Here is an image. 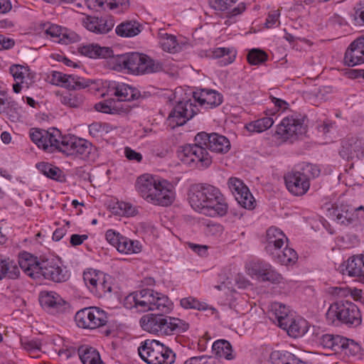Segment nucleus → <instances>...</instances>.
Listing matches in <instances>:
<instances>
[{"mask_svg": "<svg viewBox=\"0 0 364 364\" xmlns=\"http://www.w3.org/2000/svg\"><path fill=\"white\" fill-rule=\"evenodd\" d=\"M78 355L83 364H104L98 351L92 347L80 346L78 348Z\"/></svg>", "mask_w": 364, "mask_h": 364, "instance_id": "c756f323", "label": "nucleus"}, {"mask_svg": "<svg viewBox=\"0 0 364 364\" xmlns=\"http://www.w3.org/2000/svg\"><path fill=\"white\" fill-rule=\"evenodd\" d=\"M237 0H209V4L211 8L219 11H227L228 17H233L242 14L245 10L244 4H240L236 7L230 10V7L236 3Z\"/></svg>", "mask_w": 364, "mask_h": 364, "instance_id": "5701e85b", "label": "nucleus"}, {"mask_svg": "<svg viewBox=\"0 0 364 364\" xmlns=\"http://www.w3.org/2000/svg\"><path fill=\"white\" fill-rule=\"evenodd\" d=\"M344 61L348 66H355L364 63L363 53H361L358 46H353V42L350 43L346 51Z\"/></svg>", "mask_w": 364, "mask_h": 364, "instance_id": "e433bc0d", "label": "nucleus"}, {"mask_svg": "<svg viewBox=\"0 0 364 364\" xmlns=\"http://www.w3.org/2000/svg\"><path fill=\"white\" fill-rule=\"evenodd\" d=\"M228 187L237 203L246 209L255 208V200L247 186L237 178H230L228 182Z\"/></svg>", "mask_w": 364, "mask_h": 364, "instance_id": "4468645a", "label": "nucleus"}, {"mask_svg": "<svg viewBox=\"0 0 364 364\" xmlns=\"http://www.w3.org/2000/svg\"><path fill=\"white\" fill-rule=\"evenodd\" d=\"M181 306L186 309H193L198 311H208L210 315H213L217 312L216 309L208 305L204 302H201L193 296L183 298L180 301Z\"/></svg>", "mask_w": 364, "mask_h": 364, "instance_id": "473e14b6", "label": "nucleus"}, {"mask_svg": "<svg viewBox=\"0 0 364 364\" xmlns=\"http://www.w3.org/2000/svg\"><path fill=\"white\" fill-rule=\"evenodd\" d=\"M100 295L103 294L109 293L112 291V287L109 282H107L105 275L102 274V279L98 282V290L94 291Z\"/></svg>", "mask_w": 364, "mask_h": 364, "instance_id": "0e129e2a", "label": "nucleus"}, {"mask_svg": "<svg viewBox=\"0 0 364 364\" xmlns=\"http://www.w3.org/2000/svg\"><path fill=\"white\" fill-rule=\"evenodd\" d=\"M191 207L210 217L223 216L227 213L228 204L220 190L209 184L193 186L188 193Z\"/></svg>", "mask_w": 364, "mask_h": 364, "instance_id": "7ed1b4c3", "label": "nucleus"}, {"mask_svg": "<svg viewBox=\"0 0 364 364\" xmlns=\"http://www.w3.org/2000/svg\"><path fill=\"white\" fill-rule=\"evenodd\" d=\"M224 231L223 226L220 223H210L207 225L206 233L214 237H220Z\"/></svg>", "mask_w": 364, "mask_h": 364, "instance_id": "bf43d9fd", "label": "nucleus"}, {"mask_svg": "<svg viewBox=\"0 0 364 364\" xmlns=\"http://www.w3.org/2000/svg\"><path fill=\"white\" fill-rule=\"evenodd\" d=\"M110 89L113 91V95L118 98L117 101L122 103L136 100L140 95L136 88L124 83L114 84Z\"/></svg>", "mask_w": 364, "mask_h": 364, "instance_id": "b1692460", "label": "nucleus"}, {"mask_svg": "<svg viewBox=\"0 0 364 364\" xmlns=\"http://www.w3.org/2000/svg\"><path fill=\"white\" fill-rule=\"evenodd\" d=\"M237 52L233 48H217L212 52V55L215 58H220L222 65H228L232 63L236 58Z\"/></svg>", "mask_w": 364, "mask_h": 364, "instance_id": "ea45409f", "label": "nucleus"}, {"mask_svg": "<svg viewBox=\"0 0 364 364\" xmlns=\"http://www.w3.org/2000/svg\"><path fill=\"white\" fill-rule=\"evenodd\" d=\"M299 170L309 178V181L310 177L315 178L320 173L319 168L316 165L311 164H303L300 166Z\"/></svg>", "mask_w": 364, "mask_h": 364, "instance_id": "4d7b16f0", "label": "nucleus"}, {"mask_svg": "<svg viewBox=\"0 0 364 364\" xmlns=\"http://www.w3.org/2000/svg\"><path fill=\"white\" fill-rule=\"evenodd\" d=\"M18 264L28 276L33 279L39 278L41 262H37L36 257L30 253H22L19 257Z\"/></svg>", "mask_w": 364, "mask_h": 364, "instance_id": "4be33fe9", "label": "nucleus"}, {"mask_svg": "<svg viewBox=\"0 0 364 364\" xmlns=\"http://www.w3.org/2000/svg\"><path fill=\"white\" fill-rule=\"evenodd\" d=\"M129 6V0H109L108 8L110 9H119V12H124Z\"/></svg>", "mask_w": 364, "mask_h": 364, "instance_id": "e2e57ef3", "label": "nucleus"}, {"mask_svg": "<svg viewBox=\"0 0 364 364\" xmlns=\"http://www.w3.org/2000/svg\"><path fill=\"white\" fill-rule=\"evenodd\" d=\"M23 348L33 358H38L41 351V343L38 340L21 341Z\"/></svg>", "mask_w": 364, "mask_h": 364, "instance_id": "603ef678", "label": "nucleus"}, {"mask_svg": "<svg viewBox=\"0 0 364 364\" xmlns=\"http://www.w3.org/2000/svg\"><path fill=\"white\" fill-rule=\"evenodd\" d=\"M340 156L346 160L364 158V141L357 138L343 140L339 151Z\"/></svg>", "mask_w": 364, "mask_h": 364, "instance_id": "f3484780", "label": "nucleus"}, {"mask_svg": "<svg viewBox=\"0 0 364 364\" xmlns=\"http://www.w3.org/2000/svg\"><path fill=\"white\" fill-rule=\"evenodd\" d=\"M84 26L89 31L97 34H105L109 32L114 26L112 16L95 17L86 16L83 20Z\"/></svg>", "mask_w": 364, "mask_h": 364, "instance_id": "a211bd4d", "label": "nucleus"}, {"mask_svg": "<svg viewBox=\"0 0 364 364\" xmlns=\"http://www.w3.org/2000/svg\"><path fill=\"white\" fill-rule=\"evenodd\" d=\"M256 274L260 280L270 282L272 283H280L283 277L269 264H260L255 269Z\"/></svg>", "mask_w": 364, "mask_h": 364, "instance_id": "a878e982", "label": "nucleus"}, {"mask_svg": "<svg viewBox=\"0 0 364 364\" xmlns=\"http://www.w3.org/2000/svg\"><path fill=\"white\" fill-rule=\"evenodd\" d=\"M136 188L145 200L156 205L168 206L175 199L173 186L167 181L151 174H143L138 177Z\"/></svg>", "mask_w": 364, "mask_h": 364, "instance_id": "20e7f679", "label": "nucleus"}, {"mask_svg": "<svg viewBox=\"0 0 364 364\" xmlns=\"http://www.w3.org/2000/svg\"><path fill=\"white\" fill-rule=\"evenodd\" d=\"M117 250L124 254H136L141 252V245L138 240H132L127 237L122 236Z\"/></svg>", "mask_w": 364, "mask_h": 364, "instance_id": "58836bf2", "label": "nucleus"}, {"mask_svg": "<svg viewBox=\"0 0 364 364\" xmlns=\"http://www.w3.org/2000/svg\"><path fill=\"white\" fill-rule=\"evenodd\" d=\"M353 211H354V209L350 210L347 205H342V213H339L337 210L335 211L337 222L345 225L351 224L356 218Z\"/></svg>", "mask_w": 364, "mask_h": 364, "instance_id": "de8ad7c7", "label": "nucleus"}, {"mask_svg": "<svg viewBox=\"0 0 364 364\" xmlns=\"http://www.w3.org/2000/svg\"><path fill=\"white\" fill-rule=\"evenodd\" d=\"M161 335H170L173 333L186 331L188 328V324L183 320L175 317L164 316Z\"/></svg>", "mask_w": 364, "mask_h": 364, "instance_id": "393cba45", "label": "nucleus"}, {"mask_svg": "<svg viewBox=\"0 0 364 364\" xmlns=\"http://www.w3.org/2000/svg\"><path fill=\"white\" fill-rule=\"evenodd\" d=\"M159 43L162 49L169 53H176L180 50L176 36L166 33L164 30L159 32Z\"/></svg>", "mask_w": 364, "mask_h": 364, "instance_id": "c9c22d12", "label": "nucleus"}, {"mask_svg": "<svg viewBox=\"0 0 364 364\" xmlns=\"http://www.w3.org/2000/svg\"><path fill=\"white\" fill-rule=\"evenodd\" d=\"M284 181L288 191L296 196L304 195L310 187L309 178L299 169L288 172L284 176Z\"/></svg>", "mask_w": 364, "mask_h": 364, "instance_id": "ddd939ff", "label": "nucleus"}, {"mask_svg": "<svg viewBox=\"0 0 364 364\" xmlns=\"http://www.w3.org/2000/svg\"><path fill=\"white\" fill-rule=\"evenodd\" d=\"M10 73L16 81L23 82L25 68L19 65H13L9 68Z\"/></svg>", "mask_w": 364, "mask_h": 364, "instance_id": "680f3d73", "label": "nucleus"}, {"mask_svg": "<svg viewBox=\"0 0 364 364\" xmlns=\"http://www.w3.org/2000/svg\"><path fill=\"white\" fill-rule=\"evenodd\" d=\"M326 318L333 323L338 321L348 326H358L362 321L358 307L348 301L332 304L328 309Z\"/></svg>", "mask_w": 364, "mask_h": 364, "instance_id": "0eeeda50", "label": "nucleus"}, {"mask_svg": "<svg viewBox=\"0 0 364 364\" xmlns=\"http://www.w3.org/2000/svg\"><path fill=\"white\" fill-rule=\"evenodd\" d=\"M183 364H221L215 358L202 355L195 356L186 360Z\"/></svg>", "mask_w": 364, "mask_h": 364, "instance_id": "6e6d98bb", "label": "nucleus"}, {"mask_svg": "<svg viewBox=\"0 0 364 364\" xmlns=\"http://www.w3.org/2000/svg\"><path fill=\"white\" fill-rule=\"evenodd\" d=\"M29 136L38 148L48 153L58 150L67 156L84 158L91 151V144L87 140L71 134L62 136L55 128L49 130L31 129Z\"/></svg>", "mask_w": 364, "mask_h": 364, "instance_id": "f03ea898", "label": "nucleus"}, {"mask_svg": "<svg viewBox=\"0 0 364 364\" xmlns=\"http://www.w3.org/2000/svg\"><path fill=\"white\" fill-rule=\"evenodd\" d=\"M141 358L148 364H173L176 354L156 340H146L138 348Z\"/></svg>", "mask_w": 364, "mask_h": 364, "instance_id": "423d86ee", "label": "nucleus"}, {"mask_svg": "<svg viewBox=\"0 0 364 364\" xmlns=\"http://www.w3.org/2000/svg\"><path fill=\"white\" fill-rule=\"evenodd\" d=\"M194 102H198L205 108H213L220 105L223 102L222 95L215 90L201 89L193 92Z\"/></svg>", "mask_w": 364, "mask_h": 364, "instance_id": "6ab92c4d", "label": "nucleus"}, {"mask_svg": "<svg viewBox=\"0 0 364 364\" xmlns=\"http://www.w3.org/2000/svg\"><path fill=\"white\" fill-rule=\"evenodd\" d=\"M15 105V101L8 96L6 92L0 90V114L7 113L8 109Z\"/></svg>", "mask_w": 364, "mask_h": 364, "instance_id": "864d4df0", "label": "nucleus"}, {"mask_svg": "<svg viewBox=\"0 0 364 364\" xmlns=\"http://www.w3.org/2000/svg\"><path fill=\"white\" fill-rule=\"evenodd\" d=\"M142 31V26L136 21H125L119 24L116 28V33L121 37L132 38L139 34Z\"/></svg>", "mask_w": 364, "mask_h": 364, "instance_id": "bb28decb", "label": "nucleus"}, {"mask_svg": "<svg viewBox=\"0 0 364 364\" xmlns=\"http://www.w3.org/2000/svg\"><path fill=\"white\" fill-rule=\"evenodd\" d=\"M41 276L58 283L66 282L70 278L68 271L65 267L60 266L54 259H47L41 262L39 277Z\"/></svg>", "mask_w": 364, "mask_h": 364, "instance_id": "2eb2a0df", "label": "nucleus"}, {"mask_svg": "<svg viewBox=\"0 0 364 364\" xmlns=\"http://www.w3.org/2000/svg\"><path fill=\"white\" fill-rule=\"evenodd\" d=\"M287 241L282 230L276 227H270L266 232L264 240V250L269 255H275Z\"/></svg>", "mask_w": 364, "mask_h": 364, "instance_id": "dca6fc26", "label": "nucleus"}, {"mask_svg": "<svg viewBox=\"0 0 364 364\" xmlns=\"http://www.w3.org/2000/svg\"><path fill=\"white\" fill-rule=\"evenodd\" d=\"M38 169L46 176L53 180L61 181V170L50 164L41 162L37 164Z\"/></svg>", "mask_w": 364, "mask_h": 364, "instance_id": "a18cd8bd", "label": "nucleus"}, {"mask_svg": "<svg viewBox=\"0 0 364 364\" xmlns=\"http://www.w3.org/2000/svg\"><path fill=\"white\" fill-rule=\"evenodd\" d=\"M272 364H307L294 354L285 350H274L270 354Z\"/></svg>", "mask_w": 364, "mask_h": 364, "instance_id": "c85d7f7f", "label": "nucleus"}, {"mask_svg": "<svg viewBox=\"0 0 364 364\" xmlns=\"http://www.w3.org/2000/svg\"><path fill=\"white\" fill-rule=\"evenodd\" d=\"M60 102L69 107H80L85 100L84 96L77 92H66L60 96Z\"/></svg>", "mask_w": 364, "mask_h": 364, "instance_id": "37998d69", "label": "nucleus"}, {"mask_svg": "<svg viewBox=\"0 0 364 364\" xmlns=\"http://www.w3.org/2000/svg\"><path fill=\"white\" fill-rule=\"evenodd\" d=\"M272 259L284 265L294 264L298 259L296 251L290 247H286L283 250H279L275 255H270Z\"/></svg>", "mask_w": 364, "mask_h": 364, "instance_id": "f704fd0d", "label": "nucleus"}, {"mask_svg": "<svg viewBox=\"0 0 364 364\" xmlns=\"http://www.w3.org/2000/svg\"><path fill=\"white\" fill-rule=\"evenodd\" d=\"M178 157L185 164L198 168H206L212 164V157L205 144L195 141L194 144L182 146L178 151Z\"/></svg>", "mask_w": 364, "mask_h": 364, "instance_id": "6e6552de", "label": "nucleus"}, {"mask_svg": "<svg viewBox=\"0 0 364 364\" xmlns=\"http://www.w3.org/2000/svg\"><path fill=\"white\" fill-rule=\"evenodd\" d=\"M281 328L286 330L290 336L297 338L302 336L306 331L305 321L295 319L291 316L288 321L282 324Z\"/></svg>", "mask_w": 364, "mask_h": 364, "instance_id": "7c9ffc66", "label": "nucleus"}, {"mask_svg": "<svg viewBox=\"0 0 364 364\" xmlns=\"http://www.w3.org/2000/svg\"><path fill=\"white\" fill-rule=\"evenodd\" d=\"M359 345L353 340L347 338L341 337L339 343V351H342L345 355L354 356L360 351Z\"/></svg>", "mask_w": 364, "mask_h": 364, "instance_id": "49530a36", "label": "nucleus"}, {"mask_svg": "<svg viewBox=\"0 0 364 364\" xmlns=\"http://www.w3.org/2000/svg\"><path fill=\"white\" fill-rule=\"evenodd\" d=\"M78 50L82 55L93 58H96V54L97 53L96 45L95 44L80 46L79 47Z\"/></svg>", "mask_w": 364, "mask_h": 364, "instance_id": "69168bd1", "label": "nucleus"}, {"mask_svg": "<svg viewBox=\"0 0 364 364\" xmlns=\"http://www.w3.org/2000/svg\"><path fill=\"white\" fill-rule=\"evenodd\" d=\"M272 312L277 320L279 326L282 327V324L285 323L291 317L289 314V310L285 305L280 303H274L272 305Z\"/></svg>", "mask_w": 364, "mask_h": 364, "instance_id": "09e8293b", "label": "nucleus"}, {"mask_svg": "<svg viewBox=\"0 0 364 364\" xmlns=\"http://www.w3.org/2000/svg\"><path fill=\"white\" fill-rule=\"evenodd\" d=\"M273 124V119L266 117L247 124L245 128L250 132L261 133L272 127Z\"/></svg>", "mask_w": 364, "mask_h": 364, "instance_id": "a19ab883", "label": "nucleus"}, {"mask_svg": "<svg viewBox=\"0 0 364 364\" xmlns=\"http://www.w3.org/2000/svg\"><path fill=\"white\" fill-rule=\"evenodd\" d=\"M109 0H85L87 6L96 11L104 9L105 6L108 7V1Z\"/></svg>", "mask_w": 364, "mask_h": 364, "instance_id": "774afa93", "label": "nucleus"}, {"mask_svg": "<svg viewBox=\"0 0 364 364\" xmlns=\"http://www.w3.org/2000/svg\"><path fill=\"white\" fill-rule=\"evenodd\" d=\"M39 301L45 308H58L65 304V301L55 291H41L39 296Z\"/></svg>", "mask_w": 364, "mask_h": 364, "instance_id": "2f4dec72", "label": "nucleus"}, {"mask_svg": "<svg viewBox=\"0 0 364 364\" xmlns=\"http://www.w3.org/2000/svg\"><path fill=\"white\" fill-rule=\"evenodd\" d=\"M113 213L116 215H122L126 216H134L137 213V210L132 204L126 202H117L112 208Z\"/></svg>", "mask_w": 364, "mask_h": 364, "instance_id": "3c124183", "label": "nucleus"}, {"mask_svg": "<svg viewBox=\"0 0 364 364\" xmlns=\"http://www.w3.org/2000/svg\"><path fill=\"white\" fill-rule=\"evenodd\" d=\"M79 39L80 37L77 34L73 31H68L66 28H63V31H62L60 38L58 39V43L69 44L77 42L79 41Z\"/></svg>", "mask_w": 364, "mask_h": 364, "instance_id": "5fc2aeb1", "label": "nucleus"}, {"mask_svg": "<svg viewBox=\"0 0 364 364\" xmlns=\"http://www.w3.org/2000/svg\"><path fill=\"white\" fill-rule=\"evenodd\" d=\"M306 132L304 118L298 114H292L282 119L278 124L276 133L284 141H294Z\"/></svg>", "mask_w": 364, "mask_h": 364, "instance_id": "1a4fd4ad", "label": "nucleus"}, {"mask_svg": "<svg viewBox=\"0 0 364 364\" xmlns=\"http://www.w3.org/2000/svg\"><path fill=\"white\" fill-rule=\"evenodd\" d=\"M194 102V100H191L178 102L168 115L169 125L172 127L182 126L193 118L199 112L198 107Z\"/></svg>", "mask_w": 364, "mask_h": 364, "instance_id": "9b49d317", "label": "nucleus"}, {"mask_svg": "<svg viewBox=\"0 0 364 364\" xmlns=\"http://www.w3.org/2000/svg\"><path fill=\"white\" fill-rule=\"evenodd\" d=\"M89 85L88 80L77 75L65 74L63 87L68 90H80L88 87Z\"/></svg>", "mask_w": 364, "mask_h": 364, "instance_id": "79ce46f5", "label": "nucleus"}, {"mask_svg": "<svg viewBox=\"0 0 364 364\" xmlns=\"http://www.w3.org/2000/svg\"><path fill=\"white\" fill-rule=\"evenodd\" d=\"M341 268L343 274L358 277V280L364 284V255L349 257L346 264Z\"/></svg>", "mask_w": 364, "mask_h": 364, "instance_id": "aec40b11", "label": "nucleus"}, {"mask_svg": "<svg viewBox=\"0 0 364 364\" xmlns=\"http://www.w3.org/2000/svg\"><path fill=\"white\" fill-rule=\"evenodd\" d=\"M341 337L338 335L325 333L317 336V343L324 349H330L338 352Z\"/></svg>", "mask_w": 364, "mask_h": 364, "instance_id": "4c0bfd02", "label": "nucleus"}, {"mask_svg": "<svg viewBox=\"0 0 364 364\" xmlns=\"http://www.w3.org/2000/svg\"><path fill=\"white\" fill-rule=\"evenodd\" d=\"M18 264L13 260L0 259V280L16 279L20 276Z\"/></svg>", "mask_w": 364, "mask_h": 364, "instance_id": "cd10ccee", "label": "nucleus"}, {"mask_svg": "<svg viewBox=\"0 0 364 364\" xmlns=\"http://www.w3.org/2000/svg\"><path fill=\"white\" fill-rule=\"evenodd\" d=\"M214 353L220 357L227 360H232L235 355L232 352V348L229 341L226 340H218L215 341L212 346Z\"/></svg>", "mask_w": 364, "mask_h": 364, "instance_id": "72a5a7b5", "label": "nucleus"}, {"mask_svg": "<svg viewBox=\"0 0 364 364\" xmlns=\"http://www.w3.org/2000/svg\"><path fill=\"white\" fill-rule=\"evenodd\" d=\"M102 279V273L95 269H88L83 273V280L92 291L98 290V282Z\"/></svg>", "mask_w": 364, "mask_h": 364, "instance_id": "c03bdc74", "label": "nucleus"}, {"mask_svg": "<svg viewBox=\"0 0 364 364\" xmlns=\"http://www.w3.org/2000/svg\"><path fill=\"white\" fill-rule=\"evenodd\" d=\"M125 304L127 308L134 307L141 311H159L158 314L143 316L139 323L144 331L160 335L164 323L163 314L170 313L173 309V303L167 296L151 289L130 294L125 299Z\"/></svg>", "mask_w": 364, "mask_h": 364, "instance_id": "f257e3e1", "label": "nucleus"}, {"mask_svg": "<svg viewBox=\"0 0 364 364\" xmlns=\"http://www.w3.org/2000/svg\"><path fill=\"white\" fill-rule=\"evenodd\" d=\"M76 324L83 328L95 329L105 326L107 322L105 311L92 306L78 311L75 316Z\"/></svg>", "mask_w": 364, "mask_h": 364, "instance_id": "9d476101", "label": "nucleus"}, {"mask_svg": "<svg viewBox=\"0 0 364 364\" xmlns=\"http://www.w3.org/2000/svg\"><path fill=\"white\" fill-rule=\"evenodd\" d=\"M114 69L118 71L127 70L132 74H149L162 70V64L149 56L132 52L117 55L112 58Z\"/></svg>", "mask_w": 364, "mask_h": 364, "instance_id": "39448f33", "label": "nucleus"}, {"mask_svg": "<svg viewBox=\"0 0 364 364\" xmlns=\"http://www.w3.org/2000/svg\"><path fill=\"white\" fill-rule=\"evenodd\" d=\"M95 109L105 114L123 115L130 112L131 107L127 103L108 100L95 104Z\"/></svg>", "mask_w": 364, "mask_h": 364, "instance_id": "412c9836", "label": "nucleus"}, {"mask_svg": "<svg viewBox=\"0 0 364 364\" xmlns=\"http://www.w3.org/2000/svg\"><path fill=\"white\" fill-rule=\"evenodd\" d=\"M62 31H63V28L55 24H52L46 29L45 32L48 36H50L55 42L58 43V39L60 38Z\"/></svg>", "mask_w": 364, "mask_h": 364, "instance_id": "052dcab7", "label": "nucleus"}, {"mask_svg": "<svg viewBox=\"0 0 364 364\" xmlns=\"http://www.w3.org/2000/svg\"><path fill=\"white\" fill-rule=\"evenodd\" d=\"M122 236V235H120L119 233H117L112 230H108L105 234L106 240L108 241L109 244H111L116 248L117 247L119 243V240Z\"/></svg>", "mask_w": 364, "mask_h": 364, "instance_id": "338daca9", "label": "nucleus"}, {"mask_svg": "<svg viewBox=\"0 0 364 364\" xmlns=\"http://www.w3.org/2000/svg\"><path fill=\"white\" fill-rule=\"evenodd\" d=\"M247 59L250 65H259L267 60L268 55L262 50L253 48L249 51Z\"/></svg>", "mask_w": 364, "mask_h": 364, "instance_id": "8fccbe9b", "label": "nucleus"}, {"mask_svg": "<svg viewBox=\"0 0 364 364\" xmlns=\"http://www.w3.org/2000/svg\"><path fill=\"white\" fill-rule=\"evenodd\" d=\"M353 18L356 24L364 25V0L360 1L354 7Z\"/></svg>", "mask_w": 364, "mask_h": 364, "instance_id": "13d9d810", "label": "nucleus"}, {"mask_svg": "<svg viewBox=\"0 0 364 364\" xmlns=\"http://www.w3.org/2000/svg\"><path fill=\"white\" fill-rule=\"evenodd\" d=\"M195 141L205 144L206 149L218 154H225L230 149L229 139L217 133L200 132L195 136Z\"/></svg>", "mask_w": 364, "mask_h": 364, "instance_id": "f8f14e48", "label": "nucleus"}]
</instances>
